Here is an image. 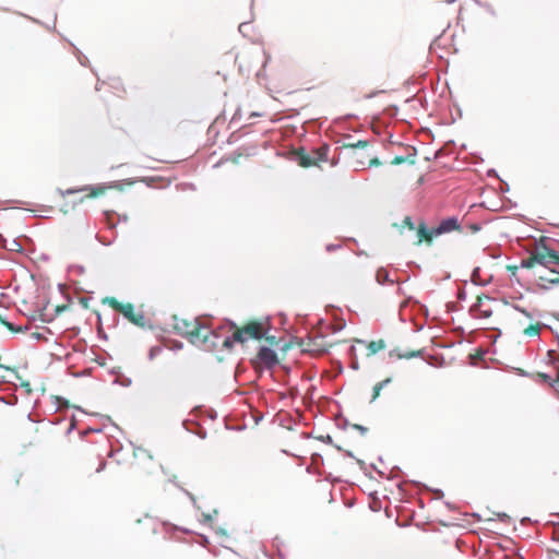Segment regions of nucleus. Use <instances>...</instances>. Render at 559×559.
I'll return each instance as SVG.
<instances>
[{"instance_id": "1", "label": "nucleus", "mask_w": 559, "mask_h": 559, "mask_svg": "<svg viewBox=\"0 0 559 559\" xmlns=\"http://www.w3.org/2000/svg\"><path fill=\"white\" fill-rule=\"evenodd\" d=\"M174 329L195 346L213 350L218 346V335L199 318L174 317Z\"/></svg>"}, {"instance_id": "2", "label": "nucleus", "mask_w": 559, "mask_h": 559, "mask_svg": "<svg viewBox=\"0 0 559 559\" xmlns=\"http://www.w3.org/2000/svg\"><path fill=\"white\" fill-rule=\"evenodd\" d=\"M233 329L231 336H227L222 341V347L231 349L234 343L245 344L250 340L260 341L265 338L270 345H277L275 336H267L265 323L257 320H251L238 328L236 324H231Z\"/></svg>"}, {"instance_id": "3", "label": "nucleus", "mask_w": 559, "mask_h": 559, "mask_svg": "<svg viewBox=\"0 0 559 559\" xmlns=\"http://www.w3.org/2000/svg\"><path fill=\"white\" fill-rule=\"evenodd\" d=\"M103 305L109 306L115 311L122 314L129 322L132 324L145 329L152 328L147 318L145 317L143 311H135L133 304L131 302H120L116 297L107 296L102 300Z\"/></svg>"}, {"instance_id": "4", "label": "nucleus", "mask_w": 559, "mask_h": 559, "mask_svg": "<svg viewBox=\"0 0 559 559\" xmlns=\"http://www.w3.org/2000/svg\"><path fill=\"white\" fill-rule=\"evenodd\" d=\"M536 264L547 269H549L551 264L559 265V254L545 245L537 246L527 259L521 261V266L524 269H532Z\"/></svg>"}, {"instance_id": "5", "label": "nucleus", "mask_w": 559, "mask_h": 559, "mask_svg": "<svg viewBox=\"0 0 559 559\" xmlns=\"http://www.w3.org/2000/svg\"><path fill=\"white\" fill-rule=\"evenodd\" d=\"M329 147L323 145L319 148L312 150L311 153H306L304 148H300L296 155L298 164L301 167L308 168L311 166H317L320 162H325L328 159Z\"/></svg>"}, {"instance_id": "6", "label": "nucleus", "mask_w": 559, "mask_h": 559, "mask_svg": "<svg viewBox=\"0 0 559 559\" xmlns=\"http://www.w3.org/2000/svg\"><path fill=\"white\" fill-rule=\"evenodd\" d=\"M253 364L257 367H265L267 369H272L278 364V358L276 353L269 347H261L257 354Z\"/></svg>"}, {"instance_id": "7", "label": "nucleus", "mask_w": 559, "mask_h": 559, "mask_svg": "<svg viewBox=\"0 0 559 559\" xmlns=\"http://www.w3.org/2000/svg\"><path fill=\"white\" fill-rule=\"evenodd\" d=\"M490 298L487 296H478L476 302L472 306L471 312L475 318L488 319L492 316L493 310L489 304Z\"/></svg>"}, {"instance_id": "8", "label": "nucleus", "mask_w": 559, "mask_h": 559, "mask_svg": "<svg viewBox=\"0 0 559 559\" xmlns=\"http://www.w3.org/2000/svg\"><path fill=\"white\" fill-rule=\"evenodd\" d=\"M109 189H111V186L106 185H98V186H85L79 189H68V194H74L79 192H86L85 197L81 199L83 201L84 199H95L98 197L104 195Z\"/></svg>"}, {"instance_id": "9", "label": "nucleus", "mask_w": 559, "mask_h": 559, "mask_svg": "<svg viewBox=\"0 0 559 559\" xmlns=\"http://www.w3.org/2000/svg\"><path fill=\"white\" fill-rule=\"evenodd\" d=\"M454 230L463 231L456 217H448L441 221V223L435 228V234L439 236Z\"/></svg>"}, {"instance_id": "10", "label": "nucleus", "mask_w": 559, "mask_h": 559, "mask_svg": "<svg viewBox=\"0 0 559 559\" xmlns=\"http://www.w3.org/2000/svg\"><path fill=\"white\" fill-rule=\"evenodd\" d=\"M416 231H417L416 245H420L421 242H426L427 245H431L432 240H433V237L437 236L435 234V228L428 229L424 221H421L417 225Z\"/></svg>"}, {"instance_id": "11", "label": "nucleus", "mask_w": 559, "mask_h": 559, "mask_svg": "<svg viewBox=\"0 0 559 559\" xmlns=\"http://www.w3.org/2000/svg\"><path fill=\"white\" fill-rule=\"evenodd\" d=\"M421 355H423L421 349L401 350L400 348H395L389 353V356L391 358H397V359H411V358L419 357Z\"/></svg>"}, {"instance_id": "12", "label": "nucleus", "mask_w": 559, "mask_h": 559, "mask_svg": "<svg viewBox=\"0 0 559 559\" xmlns=\"http://www.w3.org/2000/svg\"><path fill=\"white\" fill-rule=\"evenodd\" d=\"M549 272L546 275H540L538 277L539 282L543 283V288H548V285H559V271L549 267Z\"/></svg>"}, {"instance_id": "13", "label": "nucleus", "mask_w": 559, "mask_h": 559, "mask_svg": "<svg viewBox=\"0 0 559 559\" xmlns=\"http://www.w3.org/2000/svg\"><path fill=\"white\" fill-rule=\"evenodd\" d=\"M386 347V344L384 342V340H378V341H371L369 343H367V356L370 357V356H373L376 355L377 353H379L380 350H383L385 349Z\"/></svg>"}, {"instance_id": "14", "label": "nucleus", "mask_w": 559, "mask_h": 559, "mask_svg": "<svg viewBox=\"0 0 559 559\" xmlns=\"http://www.w3.org/2000/svg\"><path fill=\"white\" fill-rule=\"evenodd\" d=\"M407 163L409 165H414L416 163V151L413 148L412 152H409L405 156H395L391 160V165H401Z\"/></svg>"}, {"instance_id": "15", "label": "nucleus", "mask_w": 559, "mask_h": 559, "mask_svg": "<svg viewBox=\"0 0 559 559\" xmlns=\"http://www.w3.org/2000/svg\"><path fill=\"white\" fill-rule=\"evenodd\" d=\"M543 324L540 322H535L534 324L528 325L523 330L524 335L528 337L538 336L542 331Z\"/></svg>"}, {"instance_id": "16", "label": "nucleus", "mask_w": 559, "mask_h": 559, "mask_svg": "<svg viewBox=\"0 0 559 559\" xmlns=\"http://www.w3.org/2000/svg\"><path fill=\"white\" fill-rule=\"evenodd\" d=\"M391 382V378H386L384 379L383 381L381 382H378L374 386H373V394H372V401L376 400L379 395H380V392L381 390Z\"/></svg>"}, {"instance_id": "17", "label": "nucleus", "mask_w": 559, "mask_h": 559, "mask_svg": "<svg viewBox=\"0 0 559 559\" xmlns=\"http://www.w3.org/2000/svg\"><path fill=\"white\" fill-rule=\"evenodd\" d=\"M367 146H368V142L367 141H362V140H359L356 143L349 142V143L343 144L344 148H353V150H355V148H366Z\"/></svg>"}, {"instance_id": "18", "label": "nucleus", "mask_w": 559, "mask_h": 559, "mask_svg": "<svg viewBox=\"0 0 559 559\" xmlns=\"http://www.w3.org/2000/svg\"><path fill=\"white\" fill-rule=\"evenodd\" d=\"M377 281L379 283L390 282L393 283V280H389V274L385 270L381 269L377 272Z\"/></svg>"}, {"instance_id": "19", "label": "nucleus", "mask_w": 559, "mask_h": 559, "mask_svg": "<svg viewBox=\"0 0 559 559\" xmlns=\"http://www.w3.org/2000/svg\"><path fill=\"white\" fill-rule=\"evenodd\" d=\"M402 227H405V228H408L409 230H415L416 229V226L415 224L413 223L412 221V217L411 216H405L403 222H402Z\"/></svg>"}, {"instance_id": "20", "label": "nucleus", "mask_w": 559, "mask_h": 559, "mask_svg": "<svg viewBox=\"0 0 559 559\" xmlns=\"http://www.w3.org/2000/svg\"><path fill=\"white\" fill-rule=\"evenodd\" d=\"M513 308L523 313L527 319L532 320L534 318L533 313L528 312L527 310H525L524 308H521L520 306L518 305H514Z\"/></svg>"}, {"instance_id": "21", "label": "nucleus", "mask_w": 559, "mask_h": 559, "mask_svg": "<svg viewBox=\"0 0 559 559\" xmlns=\"http://www.w3.org/2000/svg\"><path fill=\"white\" fill-rule=\"evenodd\" d=\"M537 377L540 378L544 382L548 383L549 385H550L551 382H554L551 377L549 374H547V373L538 372Z\"/></svg>"}, {"instance_id": "22", "label": "nucleus", "mask_w": 559, "mask_h": 559, "mask_svg": "<svg viewBox=\"0 0 559 559\" xmlns=\"http://www.w3.org/2000/svg\"><path fill=\"white\" fill-rule=\"evenodd\" d=\"M313 346H314L313 349L318 350V352H322L323 353V352L328 350L325 345L318 344L316 340L313 341Z\"/></svg>"}, {"instance_id": "23", "label": "nucleus", "mask_w": 559, "mask_h": 559, "mask_svg": "<svg viewBox=\"0 0 559 559\" xmlns=\"http://www.w3.org/2000/svg\"><path fill=\"white\" fill-rule=\"evenodd\" d=\"M550 386L559 394V373H557V378L554 379V382L550 383Z\"/></svg>"}, {"instance_id": "24", "label": "nucleus", "mask_w": 559, "mask_h": 559, "mask_svg": "<svg viewBox=\"0 0 559 559\" xmlns=\"http://www.w3.org/2000/svg\"><path fill=\"white\" fill-rule=\"evenodd\" d=\"M243 156L242 153H234L233 156L230 157V160L234 163V164H238L240 162V158Z\"/></svg>"}, {"instance_id": "25", "label": "nucleus", "mask_w": 559, "mask_h": 559, "mask_svg": "<svg viewBox=\"0 0 559 559\" xmlns=\"http://www.w3.org/2000/svg\"><path fill=\"white\" fill-rule=\"evenodd\" d=\"M380 164H381V162L377 157H372L369 160V166H379Z\"/></svg>"}, {"instance_id": "26", "label": "nucleus", "mask_w": 559, "mask_h": 559, "mask_svg": "<svg viewBox=\"0 0 559 559\" xmlns=\"http://www.w3.org/2000/svg\"><path fill=\"white\" fill-rule=\"evenodd\" d=\"M518 269H519V266H516V265H508L507 266V270L509 272H511L513 275L516 273Z\"/></svg>"}, {"instance_id": "27", "label": "nucleus", "mask_w": 559, "mask_h": 559, "mask_svg": "<svg viewBox=\"0 0 559 559\" xmlns=\"http://www.w3.org/2000/svg\"><path fill=\"white\" fill-rule=\"evenodd\" d=\"M105 465H106V463L104 461H100L96 468V472L98 473V472L103 471L105 468Z\"/></svg>"}, {"instance_id": "28", "label": "nucleus", "mask_w": 559, "mask_h": 559, "mask_svg": "<svg viewBox=\"0 0 559 559\" xmlns=\"http://www.w3.org/2000/svg\"><path fill=\"white\" fill-rule=\"evenodd\" d=\"M469 229H472V231L475 233L479 230V227L477 225H469Z\"/></svg>"}, {"instance_id": "29", "label": "nucleus", "mask_w": 559, "mask_h": 559, "mask_svg": "<svg viewBox=\"0 0 559 559\" xmlns=\"http://www.w3.org/2000/svg\"><path fill=\"white\" fill-rule=\"evenodd\" d=\"M259 116H261V114L252 112V114L250 115V117H259Z\"/></svg>"}, {"instance_id": "30", "label": "nucleus", "mask_w": 559, "mask_h": 559, "mask_svg": "<svg viewBox=\"0 0 559 559\" xmlns=\"http://www.w3.org/2000/svg\"><path fill=\"white\" fill-rule=\"evenodd\" d=\"M241 58H242V57H239V56H238V57H236V60L240 62Z\"/></svg>"}]
</instances>
